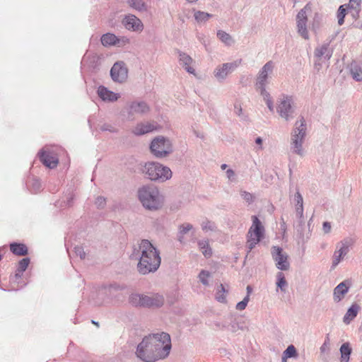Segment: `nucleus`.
<instances>
[{
    "label": "nucleus",
    "mask_w": 362,
    "mask_h": 362,
    "mask_svg": "<svg viewBox=\"0 0 362 362\" xmlns=\"http://www.w3.org/2000/svg\"><path fill=\"white\" fill-rule=\"evenodd\" d=\"M171 339L166 332L149 334L137 345L136 356L143 362H156L168 356Z\"/></svg>",
    "instance_id": "obj_1"
},
{
    "label": "nucleus",
    "mask_w": 362,
    "mask_h": 362,
    "mask_svg": "<svg viewBox=\"0 0 362 362\" xmlns=\"http://www.w3.org/2000/svg\"><path fill=\"white\" fill-rule=\"evenodd\" d=\"M247 295H248L250 296V293L252 291V288L250 287V286H247Z\"/></svg>",
    "instance_id": "obj_61"
},
{
    "label": "nucleus",
    "mask_w": 362,
    "mask_h": 362,
    "mask_svg": "<svg viewBox=\"0 0 362 362\" xmlns=\"http://www.w3.org/2000/svg\"><path fill=\"white\" fill-rule=\"evenodd\" d=\"M199 249L206 258H209L212 255V249L209 245L208 239L199 240L197 242Z\"/></svg>",
    "instance_id": "obj_23"
},
{
    "label": "nucleus",
    "mask_w": 362,
    "mask_h": 362,
    "mask_svg": "<svg viewBox=\"0 0 362 362\" xmlns=\"http://www.w3.org/2000/svg\"><path fill=\"white\" fill-rule=\"evenodd\" d=\"M129 5L131 7L139 11H141L144 8V4L142 0H130Z\"/></svg>",
    "instance_id": "obj_42"
},
{
    "label": "nucleus",
    "mask_w": 362,
    "mask_h": 362,
    "mask_svg": "<svg viewBox=\"0 0 362 362\" xmlns=\"http://www.w3.org/2000/svg\"><path fill=\"white\" fill-rule=\"evenodd\" d=\"M159 129V126L155 123H140L133 129V133L136 135H143Z\"/></svg>",
    "instance_id": "obj_17"
},
{
    "label": "nucleus",
    "mask_w": 362,
    "mask_h": 362,
    "mask_svg": "<svg viewBox=\"0 0 362 362\" xmlns=\"http://www.w3.org/2000/svg\"><path fill=\"white\" fill-rule=\"evenodd\" d=\"M98 94L103 100L116 101L119 98V94L115 93L104 86H100L98 89Z\"/></svg>",
    "instance_id": "obj_18"
},
{
    "label": "nucleus",
    "mask_w": 362,
    "mask_h": 362,
    "mask_svg": "<svg viewBox=\"0 0 362 362\" xmlns=\"http://www.w3.org/2000/svg\"><path fill=\"white\" fill-rule=\"evenodd\" d=\"M23 272H20L19 270L17 269L16 273V278H21L23 275Z\"/></svg>",
    "instance_id": "obj_59"
},
{
    "label": "nucleus",
    "mask_w": 362,
    "mask_h": 362,
    "mask_svg": "<svg viewBox=\"0 0 362 362\" xmlns=\"http://www.w3.org/2000/svg\"><path fill=\"white\" fill-rule=\"evenodd\" d=\"M151 150L155 156L165 157L172 151V144L168 139L158 136L152 141Z\"/></svg>",
    "instance_id": "obj_8"
},
{
    "label": "nucleus",
    "mask_w": 362,
    "mask_h": 362,
    "mask_svg": "<svg viewBox=\"0 0 362 362\" xmlns=\"http://www.w3.org/2000/svg\"><path fill=\"white\" fill-rule=\"evenodd\" d=\"M340 362H349L352 349L349 342L344 343L340 347Z\"/></svg>",
    "instance_id": "obj_25"
},
{
    "label": "nucleus",
    "mask_w": 362,
    "mask_h": 362,
    "mask_svg": "<svg viewBox=\"0 0 362 362\" xmlns=\"http://www.w3.org/2000/svg\"><path fill=\"white\" fill-rule=\"evenodd\" d=\"M41 185L37 180H33V188L35 192H37L40 189Z\"/></svg>",
    "instance_id": "obj_54"
},
{
    "label": "nucleus",
    "mask_w": 362,
    "mask_h": 362,
    "mask_svg": "<svg viewBox=\"0 0 362 362\" xmlns=\"http://www.w3.org/2000/svg\"><path fill=\"white\" fill-rule=\"evenodd\" d=\"M194 16L198 23H202L206 21L211 17V15L208 13L198 11L194 13Z\"/></svg>",
    "instance_id": "obj_34"
},
{
    "label": "nucleus",
    "mask_w": 362,
    "mask_h": 362,
    "mask_svg": "<svg viewBox=\"0 0 362 362\" xmlns=\"http://www.w3.org/2000/svg\"><path fill=\"white\" fill-rule=\"evenodd\" d=\"M351 74L352 77L357 81H362V69L360 67L356 66L351 69Z\"/></svg>",
    "instance_id": "obj_36"
},
{
    "label": "nucleus",
    "mask_w": 362,
    "mask_h": 362,
    "mask_svg": "<svg viewBox=\"0 0 362 362\" xmlns=\"http://www.w3.org/2000/svg\"><path fill=\"white\" fill-rule=\"evenodd\" d=\"M143 294L132 293L129 297V302L134 306L143 307V301H141Z\"/></svg>",
    "instance_id": "obj_30"
},
{
    "label": "nucleus",
    "mask_w": 362,
    "mask_h": 362,
    "mask_svg": "<svg viewBox=\"0 0 362 362\" xmlns=\"http://www.w3.org/2000/svg\"><path fill=\"white\" fill-rule=\"evenodd\" d=\"M235 109L236 110V113L237 115H240L241 114V112H242V109L241 107H238L237 106H235Z\"/></svg>",
    "instance_id": "obj_60"
},
{
    "label": "nucleus",
    "mask_w": 362,
    "mask_h": 362,
    "mask_svg": "<svg viewBox=\"0 0 362 362\" xmlns=\"http://www.w3.org/2000/svg\"><path fill=\"white\" fill-rule=\"evenodd\" d=\"M142 172L152 181L165 182L172 177V171L169 168L155 161L146 163Z\"/></svg>",
    "instance_id": "obj_4"
},
{
    "label": "nucleus",
    "mask_w": 362,
    "mask_h": 362,
    "mask_svg": "<svg viewBox=\"0 0 362 362\" xmlns=\"http://www.w3.org/2000/svg\"><path fill=\"white\" fill-rule=\"evenodd\" d=\"M255 143L259 145V146H261L262 144V140L260 137H257L255 140Z\"/></svg>",
    "instance_id": "obj_58"
},
{
    "label": "nucleus",
    "mask_w": 362,
    "mask_h": 362,
    "mask_svg": "<svg viewBox=\"0 0 362 362\" xmlns=\"http://www.w3.org/2000/svg\"><path fill=\"white\" fill-rule=\"evenodd\" d=\"M10 250L14 255L19 256H23L28 253V248L24 244L11 243L10 245Z\"/></svg>",
    "instance_id": "obj_27"
},
{
    "label": "nucleus",
    "mask_w": 362,
    "mask_h": 362,
    "mask_svg": "<svg viewBox=\"0 0 362 362\" xmlns=\"http://www.w3.org/2000/svg\"><path fill=\"white\" fill-rule=\"evenodd\" d=\"M218 38L226 44L230 45L231 42V37L226 33L218 31L217 33Z\"/></svg>",
    "instance_id": "obj_41"
},
{
    "label": "nucleus",
    "mask_w": 362,
    "mask_h": 362,
    "mask_svg": "<svg viewBox=\"0 0 362 362\" xmlns=\"http://www.w3.org/2000/svg\"><path fill=\"white\" fill-rule=\"evenodd\" d=\"M184 234H180L179 232H178V235H177V240L180 243H183L185 242V238H184Z\"/></svg>",
    "instance_id": "obj_57"
},
{
    "label": "nucleus",
    "mask_w": 362,
    "mask_h": 362,
    "mask_svg": "<svg viewBox=\"0 0 362 362\" xmlns=\"http://www.w3.org/2000/svg\"><path fill=\"white\" fill-rule=\"evenodd\" d=\"M315 55L318 58L325 55L326 58L329 59L331 57V54L329 50V45H323L321 47H317L315 51Z\"/></svg>",
    "instance_id": "obj_29"
},
{
    "label": "nucleus",
    "mask_w": 362,
    "mask_h": 362,
    "mask_svg": "<svg viewBox=\"0 0 362 362\" xmlns=\"http://www.w3.org/2000/svg\"><path fill=\"white\" fill-rule=\"evenodd\" d=\"M202 228L203 230H205V231H207V230L214 231L216 230V226L214 222L206 220L202 223Z\"/></svg>",
    "instance_id": "obj_39"
},
{
    "label": "nucleus",
    "mask_w": 362,
    "mask_h": 362,
    "mask_svg": "<svg viewBox=\"0 0 362 362\" xmlns=\"http://www.w3.org/2000/svg\"><path fill=\"white\" fill-rule=\"evenodd\" d=\"M122 23L124 27L129 30L140 32L144 28L141 21L134 15L127 16Z\"/></svg>",
    "instance_id": "obj_16"
},
{
    "label": "nucleus",
    "mask_w": 362,
    "mask_h": 362,
    "mask_svg": "<svg viewBox=\"0 0 362 362\" xmlns=\"http://www.w3.org/2000/svg\"><path fill=\"white\" fill-rule=\"evenodd\" d=\"M277 282L276 286L279 288L282 291H285L286 287L288 284L285 279L284 274L282 272H278L276 274Z\"/></svg>",
    "instance_id": "obj_33"
},
{
    "label": "nucleus",
    "mask_w": 362,
    "mask_h": 362,
    "mask_svg": "<svg viewBox=\"0 0 362 362\" xmlns=\"http://www.w3.org/2000/svg\"><path fill=\"white\" fill-rule=\"evenodd\" d=\"M141 301H143L144 308H160L164 303V298L158 293L150 296L143 294Z\"/></svg>",
    "instance_id": "obj_14"
},
{
    "label": "nucleus",
    "mask_w": 362,
    "mask_h": 362,
    "mask_svg": "<svg viewBox=\"0 0 362 362\" xmlns=\"http://www.w3.org/2000/svg\"><path fill=\"white\" fill-rule=\"evenodd\" d=\"M29 263H30L29 258H23L18 262L17 269L19 270L20 272H23L28 268Z\"/></svg>",
    "instance_id": "obj_43"
},
{
    "label": "nucleus",
    "mask_w": 362,
    "mask_h": 362,
    "mask_svg": "<svg viewBox=\"0 0 362 362\" xmlns=\"http://www.w3.org/2000/svg\"><path fill=\"white\" fill-rule=\"evenodd\" d=\"M293 100L291 97L284 95L279 98L276 110L279 115L286 121L291 117Z\"/></svg>",
    "instance_id": "obj_11"
},
{
    "label": "nucleus",
    "mask_w": 362,
    "mask_h": 362,
    "mask_svg": "<svg viewBox=\"0 0 362 362\" xmlns=\"http://www.w3.org/2000/svg\"><path fill=\"white\" fill-rule=\"evenodd\" d=\"M294 228L296 235L300 240L304 241L305 239L309 238L310 232L308 231L306 234L304 233L305 229L304 219L297 220L296 224L294 225Z\"/></svg>",
    "instance_id": "obj_21"
},
{
    "label": "nucleus",
    "mask_w": 362,
    "mask_h": 362,
    "mask_svg": "<svg viewBox=\"0 0 362 362\" xmlns=\"http://www.w3.org/2000/svg\"><path fill=\"white\" fill-rule=\"evenodd\" d=\"M360 310L361 307L358 304L353 303L344 315L343 322L349 325L357 316Z\"/></svg>",
    "instance_id": "obj_20"
},
{
    "label": "nucleus",
    "mask_w": 362,
    "mask_h": 362,
    "mask_svg": "<svg viewBox=\"0 0 362 362\" xmlns=\"http://www.w3.org/2000/svg\"><path fill=\"white\" fill-rule=\"evenodd\" d=\"M110 74L115 81L122 83L127 78L128 71L123 62H117L112 67Z\"/></svg>",
    "instance_id": "obj_13"
},
{
    "label": "nucleus",
    "mask_w": 362,
    "mask_h": 362,
    "mask_svg": "<svg viewBox=\"0 0 362 362\" xmlns=\"http://www.w3.org/2000/svg\"><path fill=\"white\" fill-rule=\"evenodd\" d=\"M305 122L302 118L296 123V127L291 135L292 148L298 155H301L302 144L305 136Z\"/></svg>",
    "instance_id": "obj_7"
},
{
    "label": "nucleus",
    "mask_w": 362,
    "mask_h": 362,
    "mask_svg": "<svg viewBox=\"0 0 362 362\" xmlns=\"http://www.w3.org/2000/svg\"><path fill=\"white\" fill-rule=\"evenodd\" d=\"M295 207L303 205V199L300 193L298 191L293 197Z\"/></svg>",
    "instance_id": "obj_46"
},
{
    "label": "nucleus",
    "mask_w": 362,
    "mask_h": 362,
    "mask_svg": "<svg viewBox=\"0 0 362 362\" xmlns=\"http://www.w3.org/2000/svg\"><path fill=\"white\" fill-rule=\"evenodd\" d=\"M296 215L298 220L303 218V205L296 207Z\"/></svg>",
    "instance_id": "obj_51"
},
{
    "label": "nucleus",
    "mask_w": 362,
    "mask_h": 362,
    "mask_svg": "<svg viewBox=\"0 0 362 362\" xmlns=\"http://www.w3.org/2000/svg\"><path fill=\"white\" fill-rule=\"evenodd\" d=\"M123 288L122 286H120L119 285H117V284H112V285H110L108 288H107V291L111 293L112 291H119V290H122Z\"/></svg>",
    "instance_id": "obj_52"
},
{
    "label": "nucleus",
    "mask_w": 362,
    "mask_h": 362,
    "mask_svg": "<svg viewBox=\"0 0 362 362\" xmlns=\"http://www.w3.org/2000/svg\"><path fill=\"white\" fill-rule=\"evenodd\" d=\"M287 358H288V357H285V353L283 352V355H282V362H286Z\"/></svg>",
    "instance_id": "obj_62"
},
{
    "label": "nucleus",
    "mask_w": 362,
    "mask_h": 362,
    "mask_svg": "<svg viewBox=\"0 0 362 362\" xmlns=\"http://www.w3.org/2000/svg\"><path fill=\"white\" fill-rule=\"evenodd\" d=\"M264 227L262 225L261 221L256 216H252V225L250 227L248 235L247 247L250 252L255 245L260 241L264 233Z\"/></svg>",
    "instance_id": "obj_6"
},
{
    "label": "nucleus",
    "mask_w": 362,
    "mask_h": 362,
    "mask_svg": "<svg viewBox=\"0 0 362 362\" xmlns=\"http://www.w3.org/2000/svg\"><path fill=\"white\" fill-rule=\"evenodd\" d=\"M42 163L48 168L53 169L59 163V160H40Z\"/></svg>",
    "instance_id": "obj_44"
},
{
    "label": "nucleus",
    "mask_w": 362,
    "mask_h": 362,
    "mask_svg": "<svg viewBox=\"0 0 362 362\" xmlns=\"http://www.w3.org/2000/svg\"><path fill=\"white\" fill-rule=\"evenodd\" d=\"M193 228L192 225L188 223H185L180 226L179 227V233L180 234L185 235L187 233H188L190 230H192Z\"/></svg>",
    "instance_id": "obj_45"
},
{
    "label": "nucleus",
    "mask_w": 362,
    "mask_h": 362,
    "mask_svg": "<svg viewBox=\"0 0 362 362\" xmlns=\"http://www.w3.org/2000/svg\"><path fill=\"white\" fill-rule=\"evenodd\" d=\"M351 284L349 280H344L339 284L333 291V300L335 303H339L349 292Z\"/></svg>",
    "instance_id": "obj_15"
},
{
    "label": "nucleus",
    "mask_w": 362,
    "mask_h": 362,
    "mask_svg": "<svg viewBox=\"0 0 362 362\" xmlns=\"http://www.w3.org/2000/svg\"><path fill=\"white\" fill-rule=\"evenodd\" d=\"M95 205L99 209H103L105 207L106 204V200L105 198L103 197H98L95 202Z\"/></svg>",
    "instance_id": "obj_49"
},
{
    "label": "nucleus",
    "mask_w": 362,
    "mask_h": 362,
    "mask_svg": "<svg viewBox=\"0 0 362 362\" xmlns=\"http://www.w3.org/2000/svg\"><path fill=\"white\" fill-rule=\"evenodd\" d=\"M137 197L146 209L152 211L161 209L164 203L158 188L152 184L140 187L137 190Z\"/></svg>",
    "instance_id": "obj_3"
},
{
    "label": "nucleus",
    "mask_w": 362,
    "mask_h": 362,
    "mask_svg": "<svg viewBox=\"0 0 362 362\" xmlns=\"http://www.w3.org/2000/svg\"><path fill=\"white\" fill-rule=\"evenodd\" d=\"M273 259L276 262V267L282 271L289 269L290 264L288 261V255L283 252L282 248L278 246H273L271 250Z\"/></svg>",
    "instance_id": "obj_10"
},
{
    "label": "nucleus",
    "mask_w": 362,
    "mask_h": 362,
    "mask_svg": "<svg viewBox=\"0 0 362 362\" xmlns=\"http://www.w3.org/2000/svg\"><path fill=\"white\" fill-rule=\"evenodd\" d=\"M238 66V64L236 62L223 64L222 66L216 69L215 76L218 78H223Z\"/></svg>",
    "instance_id": "obj_19"
},
{
    "label": "nucleus",
    "mask_w": 362,
    "mask_h": 362,
    "mask_svg": "<svg viewBox=\"0 0 362 362\" xmlns=\"http://www.w3.org/2000/svg\"><path fill=\"white\" fill-rule=\"evenodd\" d=\"M64 150L54 145L45 146L38 153L39 158H56V157H64Z\"/></svg>",
    "instance_id": "obj_12"
},
{
    "label": "nucleus",
    "mask_w": 362,
    "mask_h": 362,
    "mask_svg": "<svg viewBox=\"0 0 362 362\" xmlns=\"http://www.w3.org/2000/svg\"><path fill=\"white\" fill-rule=\"evenodd\" d=\"M74 252L76 255V256H78L81 259H84L86 257V252H84L83 248L82 247H75Z\"/></svg>",
    "instance_id": "obj_50"
},
{
    "label": "nucleus",
    "mask_w": 362,
    "mask_h": 362,
    "mask_svg": "<svg viewBox=\"0 0 362 362\" xmlns=\"http://www.w3.org/2000/svg\"><path fill=\"white\" fill-rule=\"evenodd\" d=\"M149 111V107L144 102H134L130 105V112L132 114L143 115Z\"/></svg>",
    "instance_id": "obj_22"
},
{
    "label": "nucleus",
    "mask_w": 362,
    "mask_h": 362,
    "mask_svg": "<svg viewBox=\"0 0 362 362\" xmlns=\"http://www.w3.org/2000/svg\"><path fill=\"white\" fill-rule=\"evenodd\" d=\"M344 257L345 256H344L342 254H341L336 250L332 255V265L330 269L334 270Z\"/></svg>",
    "instance_id": "obj_31"
},
{
    "label": "nucleus",
    "mask_w": 362,
    "mask_h": 362,
    "mask_svg": "<svg viewBox=\"0 0 362 362\" xmlns=\"http://www.w3.org/2000/svg\"><path fill=\"white\" fill-rule=\"evenodd\" d=\"M227 177L229 180H231L234 176V172L231 169H228L226 171Z\"/></svg>",
    "instance_id": "obj_56"
},
{
    "label": "nucleus",
    "mask_w": 362,
    "mask_h": 362,
    "mask_svg": "<svg viewBox=\"0 0 362 362\" xmlns=\"http://www.w3.org/2000/svg\"><path fill=\"white\" fill-rule=\"evenodd\" d=\"M345 16L346 8H344V5H341L339 6L337 13L338 23L339 25H341L344 23Z\"/></svg>",
    "instance_id": "obj_37"
},
{
    "label": "nucleus",
    "mask_w": 362,
    "mask_h": 362,
    "mask_svg": "<svg viewBox=\"0 0 362 362\" xmlns=\"http://www.w3.org/2000/svg\"><path fill=\"white\" fill-rule=\"evenodd\" d=\"M250 299H249V296L247 295L242 301L239 302L237 305H236V309L238 310H243L245 309L248 302H249Z\"/></svg>",
    "instance_id": "obj_47"
},
{
    "label": "nucleus",
    "mask_w": 362,
    "mask_h": 362,
    "mask_svg": "<svg viewBox=\"0 0 362 362\" xmlns=\"http://www.w3.org/2000/svg\"><path fill=\"white\" fill-rule=\"evenodd\" d=\"M211 277V273L209 271L202 269L199 275L198 278L199 281L204 285V286H209V279Z\"/></svg>",
    "instance_id": "obj_32"
},
{
    "label": "nucleus",
    "mask_w": 362,
    "mask_h": 362,
    "mask_svg": "<svg viewBox=\"0 0 362 362\" xmlns=\"http://www.w3.org/2000/svg\"><path fill=\"white\" fill-rule=\"evenodd\" d=\"M361 0H349L348 6L349 8L359 10Z\"/></svg>",
    "instance_id": "obj_48"
},
{
    "label": "nucleus",
    "mask_w": 362,
    "mask_h": 362,
    "mask_svg": "<svg viewBox=\"0 0 362 362\" xmlns=\"http://www.w3.org/2000/svg\"><path fill=\"white\" fill-rule=\"evenodd\" d=\"M322 229L325 233H329L331 231V224L329 222H324Z\"/></svg>",
    "instance_id": "obj_53"
},
{
    "label": "nucleus",
    "mask_w": 362,
    "mask_h": 362,
    "mask_svg": "<svg viewBox=\"0 0 362 362\" xmlns=\"http://www.w3.org/2000/svg\"><path fill=\"white\" fill-rule=\"evenodd\" d=\"M226 288L223 284H221L216 294V299L221 303L226 302Z\"/></svg>",
    "instance_id": "obj_35"
},
{
    "label": "nucleus",
    "mask_w": 362,
    "mask_h": 362,
    "mask_svg": "<svg viewBox=\"0 0 362 362\" xmlns=\"http://www.w3.org/2000/svg\"><path fill=\"white\" fill-rule=\"evenodd\" d=\"M328 344H329V338L327 337V339L325 341L324 344L320 347V351L325 352L326 351V349H327Z\"/></svg>",
    "instance_id": "obj_55"
},
{
    "label": "nucleus",
    "mask_w": 362,
    "mask_h": 362,
    "mask_svg": "<svg viewBox=\"0 0 362 362\" xmlns=\"http://www.w3.org/2000/svg\"><path fill=\"white\" fill-rule=\"evenodd\" d=\"M130 258L138 260L136 269L143 275L154 273L161 263L159 250L146 239L141 240L133 245Z\"/></svg>",
    "instance_id": "obj_2"
},
{
    "label": "nucleus",
    "mask_w": 362,
    "mask_h": 362,
    "mask_svg": "<svg viewBox=\"0 0 362 362\" xmlns=\"http://www.w3.org/2000/svg\"><path fill=\"white\" fill-rule=\"evenodd\" d=\"M180 61L187 72L194 74V69L191 66V64L193 63V59L189 55L184 53L180 54Z\"/></svg>",
    "instance_id": "obj_26"
},
{
    "label": "nucleus",
    "mask_w": 362,
    "mask_h": 362,
    "mask_svg": "<svg viewBox=\"0 0 362 362\" xmlns=\"http://www.w3.org/2000/svg\"><path fill=\"white\" fill-rule=\"evenodd\" d=\"M92 322H93V324L96 325L97 326H98V322H95V321H93V320L92 321Z\"/></svg>",
    "instance_id": "obj_64"
},
{
    "label": "nucleus",
    "mask_w": 362,
    "mask_h": 362,
    "mask_svg": "<svg viewBox=\"0 0 362 362\" xmlns=\"http://www.w3.org/2000/svg\"><path fill=\"white\" fill-rule=\"evenodd\" d=\"M284 353H285V357L292 358L297 356V351L293 345L288 346Z\"/></svg>",
    "instance_id": "obj_40"
},
{
    "label": "nucleus",
    "mask_w": 362,
    "mask_h": 362,
    "mask_svg": "<svg viewBox=\"0 0 362 362\" xmlns=\"http://www.w3.org/2000/svg\"><path fill=\"white\" fill-rule=\"evenodd\" d=\"M273 69V64L272 62H267L262 69L259 76L257 78L256 86L259 89L261 94L264 95V99L266 101L268 108L270 111H274V106L269 95L265 91L264 87L267 81L268 74L272 72Z\"/></svg>",
    "instance_id": "obj_5"
},
{
    "label": "nucleus",
    "mask_w": 362,
    "mask_h": 362,
    "mask_svg": "<svg viewBox=\"0 0 362 362\" xmlns=\"http://www.w3.org/2000/svg\"><path fill=\"white\" fill-rule=\"evenodd\" d=\"M117 41V37L112 33L104 34L101 37V42L105 46L115 45Z\"/></svg>",
    "instance_id": "obj_28"
},
{
    "label": "nucleus",
    "mask_w": 362,
    "mask_h": 362,
    "mask_svg": "<svg viewBox=\"0 0 362 362\" xmlns=\"http://www.w3.org/2000/svg\"><path fill=\"white\" fill-rule=\"evenodd\" d=\"M310 11V7L307 5L302 8L296 16V25L298 33L305 40L309 39L306 24L308 21V12Z\"/></svg>",
    "instance_id": "obj_9"
},
{
    "label": "nucleus",
    "mask_w": 362,
    "mask_h": 362,
    "mask_svg": "<svg viewBox=\"0 0 362 362\" xmlns=\"http://www.w3.org/2000/svg\"><path fill=\"white\" fill-rule=\"evenodd\" d=\"M241 197L248 204L252 203L255 200V196L246 191L241 190L240 192Z\"/></svg>",
    "instance_id": "obj_38"
},
{
    "label": "nucleus",
    "mask_w": 362,
    "mask_h": 362,
    "mask_svg": "<svg viewBox=\"0 0 362 362\" xmlns=\"http://www.w3.org/2000/svg\"><path fill=\"white\" fill-rule=\"evenodd\" d=\"M352 243L353 241L351 238H345L337 243L336 250L344 256H346L349 253Z\"/></svg>",
    "instance_id": "obj_24"
},
{
    "label": "nucleus",
    "mask_w": 362,
    "mask_h": 362,
    "mask_svg": "<svg viewBox=\"0 0 362 362\" xmlns=\"http://www.w3.org/2000/svg\"><path fill=\"white\" fill-rule=\"evenodd\" d=\"M221 168L222 170H225L227 168V165L226 164H223V165H221Z\"/></svg>",
    "instance_id": "obj_63"
}]
</instances>
